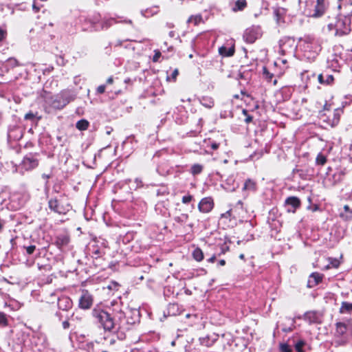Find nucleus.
I'll return each mask as SVG.
<instances>
[{"label": "nucleus", "mask_w": 352, "mask_h": 352, "mask_svg": "<svg viewBox=\"0 0 352 352\" xmlns=\"http://www.w3.org/2000/svg\"><path fill=\"white\" fill-rule=\"evenodd\" d=\"M43 98L48 106L55 109H63L74 100L72 94L67 90H63L56 95H52L51 93L45 91Z\"/></svg>", "instance_id": "1"}, {"label": "nucleus", "mask_w": 352, "mask_h": 352, "mask_svg": "<svg viewBox=\"0 0 352 352\" xmlns=\"http://www.w3.org/2000/svg\"><path fill=\"white\" fill-rule=\"evenodd\" d=\"M92 316L96 318L105 331L112 332L115 329L113 318L107 311L101 309H94Z\"/></svg>", "instance_id": "2"}, {"label": "nucleus", "mask_w": 352, "mask_h": 352, "mask_svg": "<svg viewBox=\"0 0 352 352\" xmlns=\"http://www.w3.org/2000/svg\"><path fill=\"white\" fill-rule=\"evenodd\" d=\"M351 334L349 325L344 322H337L335 324L333 336L337 346L346 345L349 342V337Z\"/></svg>", "instance_id": "3"}, {"label": "nucleus", "mask_w": 352, "mask_h": 352, "mask_svg": "<svg viewBox=\"0 0 352 352\" xmlns=\"http://www.w3.org/2000/svg\"><path fill=\"white\" fill-rule=\"evenodd\" d=\"M48 206L52 211L59 214H65L72 208L65 195H60L59 198L50 199L48 201Z\"/></svg>", "instance_id": "4"}, {"label": "nucleus", "mask_w": 352, "mask_h": 352, "mask_svg": "<svg viewBox=\"0 0 352 352\" xmlns=\"http://www.w3.org/2000/svg\"><path fill=\"white\" fill-rule=\"evenodd\" d=\"M329 31L335 30V36H344L348 35L351 31V20L344 17L338 19L335 23H329L327 26Z\"/></svg>", "instance_id": "5"}, {"label": "nucleus", "mask_w": 352, "mask_h": 352, "mask_svg": "<svg viewBox=\"0 0 352 352\" xmlns=\"http://www.w3.org/2000/svg\"><path fill=\"white\" fill-rule=\"evenodd\" d=\"M262 36L261 28L258 26H252L247 28L243 34V39L245 43L249 44L254 43L257 39Z\"/></svg>", "instance_id": "6"}, {"label": "nucleus", "mask_w": 352, "mask_h": 352, "mask_svg": "<svg viewBox=\"0 0 352 352\" xmlns=\"http://www.w3.org/2000/svg\"><path fill=\"white\" fill-rule=\"evenodd\" d=\"M94 303V297L87 289L82 290V294L79 298L78 307L82 309H89Z\"/></svg>", "instance_id": "7"}, {"label": "nucleus", "mask_w": 352, "mask_h": 352, "mask_svg": "<svg viewBox=\"0 0 352 352\" xmlns=\"http://www.w3.org/2000/svg\"><path fill=\"white\" fill-rule=\"evenodd\" d=\"M214 207V201L212 197L202 198L198 204L197 208L201 213H209Z\"/></svg>", "instance_id": "8"}, {"label": "nucleus", "mask_w": 352, "mask_h": 352, "mask_svg": "<svg viewBox=\"0 0 352 352\" xmlns=\"http://www.w3.org/2000/svg\"><path fill=\"white\" fill-rule=\"evenodd\" d=\"M39 165V160L35 155L30 154L23 157L21 166L27 171H30L37 168Z\"/></svg>", "instance_id": "9"}, {"label": "nucleus", "mask_w": 352, "mask_h": 352, "mask_svg": "<svg viewBox=\"0 0 352 352\" xmlns=\"http://www.w3.org/2000/svg\"><path fill=\"white\" fill-rule=\"evenodd\" d=\"M229 210L231 212V215H232L233 224H237V221H241V219L243 218L242 214L244 212L243 201L239 200Z\"/></svg>", "instance_id": "10"}, {"label": "nucleus", "mask_w": 352, "mask_h": 352, "mask_svg": "<svg viewBox=\"0 0 352 352\" xmlns=\"http://www.w3.org/2000/svg\"><path fill=\"white\" fill-rule=\"evenodd\" d=\"M284 205L288 212L295 213L297 209L301 206V201L297 197L290 196L285 199Z\"/></svg>", "instance_id": "11"}, {"label": "nucleus", "mask_w": 352, "mask_h": 352, "mask_svg": "<svg viewBox=\"0 0 352 352\" xmlns=\"http://www.w3.org/2000/svg\"><path fill=\"white\" fill-rule=\"evenodd\" d=\"M304 320L309 324H320L322 322V316L316 311H309L305 314Z\"/></svg>", "instance_id": "12"}, {"label": "nucleus", "mask_w": 352, "mask_h": 352, "mask_svg": "<svg viewBox=\"0 0 352 352\" xmlns=\"http://www.w3.org/2000/svg\"><path fill=\"white\" fill-rule=\"evenodd\" d=\"M318 80L322 85L331 86L334 84L335 78L333 74H329L327 71H324L318 75Z\"/></svg>", "instance_id": "13"}, {"label": "nucleus", "mask_w": 352, "mask_h": 352, "mask_svg": "<svg viewBox=\"0 0 352 352\" xmlns=\"http://www.w3.org/2000/svg\"><path fill=\"white\" fill-rule=\"evenodd\" d=\"M322 279L323 274L318 272H313L309 275L308 278L307 286L309 288L314 287L320 283H321Z\"/></svg>", "instance_id": "14"}, {"label": "nucleus", "mask_w": 352, "mask_h": 352, "mask_svg": "<svg viewBox=\"0 0 352 352\" xmlns=\"http://www.w3.org/2000/svg\"><path fill=\"white\" fill-rule=\"evenodd\" d=\"M70 242L69 235L67 234H60L56 236L55 245L56 246L62 250L64 247L67 246Z\"/></svg>", "instance_id": "15"}, {"label": "nucleus", "mask_w": 352, "mask_h": 352, "mask_svg": "<svg viewBox=\"0 0 352 352\" xmlns=\"http://www.w3.org/2000/svg\"><path fill=\"white\" fill-rule=\"evenodd\" d=\"M257 190V183L252 179H248L245 181L242 191L248 196L250 192H255Z\"/></svg>", "instance_id": "16"}, {"label": "nucleus", "mask_w": 352, "mask_h": 352, "mask_svg": "<svg viewBox=\"0 0 352 352\" xmlns=\"http://www.w3.org/2000/svg\"><path fill=\"white\" fill-rule=\"evenodd\" d=\"M58 306L60 309L66 311L72 307V301L69 297L63 296L58 299Z\"/></svg>", "instance_id": "17"}, {"label": "nucleus", "mask_w": 352, "mask_h": 352, "mask_svg": "<svg viewBox=\"0 0 352 352\" xmlns=\"http://www.w3.org/2000/svg\"><path fill=\"white\" fill-rule=\"evenodd\" d=\"M232 216V215H231V212L228 210L226 212L221 214L219 221L223 223H228V226L234 227L236 226V224H233Z\"/></svg>", "instance_id": "18"}, {"label": "nucleus", "mask_w": 352, "mask_h": 352, "mask_svg": "<svg viewBox=\"0 0 352 352\" xmlns=\"http://www.w3.org/2000/svg\"><path fill=\"white\" fill-rule=\"evenodd\" d=\"M325 5L324 4H316L314 13L311 14L312 17L318 18L322 16L325 12Z\"/></svg>", "instance_id": "19"}, {"label": "nucleus", "mask_w": 352, "mask_h": 352, "mask_svg": "<svg viewBox=\"0 0 352 352\" xmlns=\"http://www.w3.org/2000/svg\"><path fill=\"white\" fill-rule=\"evenodd\" d=\"M234 46H232L230 48H227L226 46H221L219 48V53L223 56H232L234 54Z\"/></svg>", "instance_id": "20"}, {"label": "nucleus", "mask_w": 352, "mask_h": 352, "mask_svg": "<svg viewBox=\"0 0 352 352\" xmlns=\"http://www.w3.org/2000/svg\"><path fill=\"white\" fill-rule=\"evenodd\" d=\"M248 6V3L246 0H236L234 3V6L232 8V10L234 12H237L239 11H243Z\"/></svg>", "instance_id": "21"}, {"label": "nucleus", "mask_w": 352, "mask_h": 352, "mask_svg": "<svg viewBox=\"0 0 352 352\" xmlns=\"http://www.w3.org/2000/svg\"><path fill=\"white\" fill-rule=\"evenodd\" d=\"M352 312V302L343 301L341 303V306L339 309V313L340 314H351Z\"/></svg>", "instance_id": "22"}, {"label": "nucleus", "mask_w": 352, "mask_h": 352, "mask_svg": "<svg viewBox=\"0 0 352 352\" xmlns=\"http://www.w3.org/2000/svg\"><path fill=\"white\" fill-rule=\"evenodd\" d=\"M344 212L340 214V217L344 221L352 220V210L350 209L348 205L344 206Z\"/></svg>", "instance_id": "23"}, {"label": "nucleus", "mask_w": 352, "mask_h": 352, "mask_svg": "<svg viewBox=\"0 0 352 352\" xmlns=\"http://www.w3.org/2000/svg\"><path fill=\"white\" fill-rule=\"evenodd\" d=\"M192 258L197 262H201L204 258V252L201 249L197 247L192 253Z\"/></svg>", "instance_id": "24"}, {"label": "nucleus", "mask_w": 352, "mask_h": 352, "mask_svg": "<svg viewBox=\"0 0 352 352\" xmlns=\"http://www.w3.org/2000/svg\"><path fill=\"white\" fill-rule=\"evenodd\" d=\"M200 102L203 106L208 109L213 107L214 105V102L212 98L207 96H203L201 98Z\"/></svg>", "instance_id": "25"}, {"label": "nucleus", "mask_w": 352, "mask_h": 352, "mask_svg": "<svg viewBox=\"0 0 352 352\" xmlns=\"http://www.w3.org/2000/svg\"><path fill=\"white\" fill-rule=\"evenodd\" d=\"M215 342V340H210L209 336L199 338L200 344L206 347L212 346Z\"/></svg>", "instance_id": "26"}, {"label": "nucleus", "mask_w": 352, "mask_h": 352, "mask_svg": "<svg viewBox=\"0 0 352 352\" xmlns=\"http://www.w3.org/2000/svg\"><path fill=\"white\" fill-rule=\"evenodd\" d=\"M89 122L85 119L78 120L76 124V127L79 131H85L89 128Z\"/></svg>", "instance_id": "27"}, {"label": "nucleus", "mask_w": 352, "mask_h": 352, "mask_svg": "<svg viewBox=\"0 0 352 352\" xmlns=\"http://www.w3.org/2000/svg\"><path fill=\"white\" fill-rule=\"evenodd\" d=\"M204 170V166L200 164H194L190 168V173L195 176L202 173Z\"/></svg>", "instance_id": "28"}, {"label": "nucleus", "mask_w": 352, "mask_h": 352, "mask_svg": "<svg viewBox=\"0 0 352 352\" xmlns=\"http://www.w3.org/2000/svg\"><path fill=\"white\" fill-rule=\"evenodd\" d=\"M38 113L37 111L34 113L33 111H30L29 112H28L27 113L25 114L24 119L25 120L34 121L35 120V118H36L37 120H39L41 119V116H38Z\"/></svg>", "instance_id": "29"}, {"label": "nucleus", "mask_w": 352, "mask_h": 352, "mask_svg": "<svg viewBox=\"0 0 352 352\" xmlns=\"http://www.w3.org/2000/svg\"><path fill=\"white\" fill-rule=\"evenodd\" d=\"M262 71L263 78L268 82H271L274 78V74L270 72L266 66L263 67Z\"/></svg>", "instance_id": "30"}, {"label": "nucleus", "mask_w": 352, "mask_h": 352, "mask_svg": "<svg viewBox=\"0 0 352 352\" xmlns=\"http://www.w3.org/2000/svg\"><path fill=\"white\" fill-rule=\"evenodd\" d=\"M9 325L8 316L3 311H0V327L4 328Z\"/></svg>", "instance_id": "31"}, {"label": "nucleus", "mask_w": 352, "mask_h": 352, "mask_svg": "<svg viewBox=\"0 0 352 352\" xmlns=\"http://www.w3.org/2000/svg\"><path fill=\"white\" fill-rule=\"evenodd\" d=\"M344 173L343 171H339L333 175V185H336L343 181Z\"/></svg>", "instance_id": "32"}, {"label": "nucleus", "mask_w": 352, "mask_h": 352, "mask_svg": "<svg viewBox=\"0 0 352 352\" xmlns=\"http://www.w3.org/2000/svg\"><path fill=\"white\" fill-rule=\"evenodd\" d=\"M327 161V157L322 153H319L316 158V164L319 166H324Z\"/></svg>", "instance_id": "33"}, {"label": "nucleus", "mask_w": 352, "mask_h": 352, "mask_svg": "<svg viewBox=\"0 0 352 352\" xmlns=\"http://www.w3.org/2000/svg\"><path fill=\"white\" fill-rule=\"evenodd\" d=\"M189 219V215L186 213H182L179 216L174 218L175 221L180 224L186 223Z\"/></svg>", "instance_id": "34"}, {"label": "nucleus", "mask_w": 352, "mask_h": 352, "mask_svg": "<svg viewBox=\"0 0 352 352\" xmlns=\"http://www.w3.org/2000/svg\"><path fill=\"white\" fill-rule=\"evenodd\" d=\"M306 345V342L303 340H298L294 345V348L296 352H305L304 346Z\"/></svg>", "instance_id": "35"}, {"label": "nucleus", "mask_w": 352, "mask_h": 352, "mask_svg": "<svg viewBox=\"0 0 352 352\" xmlns=\"http://www.w3.org/2000/svg\"><path fill=\"white\" fill-rule=\"evenodd\" d=\"M278 349L279 352H292V347L287 343H280Z\"/></svg>", "instance_id": "36"}, {"label": "nucleus", "mask_w": 352, "mask_h": 352, "mask_svg": "<svg viewBox=\"0 0 352 352\" xmlns=\"http://www.w3.org/2000/svg\"><path fill=\"white\" fill-rule=\"evenodd\" d=\"M92 254L94 256H95L94 258L96 260H97L98 258H101L104 255L105 253L101 252L98 246H96V247L94 246V250L92 251Z\"/></svg>", "instance_id": "37"}, {"label": "nucleus", "mask_w": 352, "mask_h": 352, "mask_svg": "<svg viewBox=\"0 0 352 352\" xmlns=\"http://www.w3.org/2000/svg\"><path fill=\"white\" fill-rule=\"evenodd\" d=\"M342 113V110H341L340 109H336L334 110L333 119V124H338L339 122Z\"/></svg>", "instance_id": "38"}, {"label": "nucleus", "mask_w": 352, "mask_h": 352, "mask_svg": "<svg viewBox=\"0 0 352 352\" xmlns=\"http://www.w3.org/2000/svg\"><path fill=\"white\" fill-rule=\"evenodd\" d=\"M242 113L245 116L244 121L246 124H249L252 122L253 117L248 113V111L247 109H243Z\"/></svg>", "instance_id": "39"}, {"label": "nucleus", "mask_w": 352, "mask_h": 352, "mask_svg": "<svg viewBox=\"0 0 352 352\" xmlns=\"http://www.w3.org/2000/svg\"><path fill=\"white\" fill-rule=\"evenodd\" d=\"M220 248H221V252H220L219 255L224 254L227 252L230 251V247L227 244L226 242H224L223 244H221Z\"/></svg>", "instance_id": "40"}, {"label": "nucleus", "mask_w": 352, "mask_h": 352, "mask_svg": "<svg viewBox=\"0 0 352 352\" xmlns=\"http://www.w3.org/2000/svg\"><path fill=\"white\" fill-rule=\"evenodd\" d=\"M192 200H193V196L190 194L183 196V197L182 199V201L184 204H188Z\"/></svg>", "instance_id": "41"}, {"label": "nucleus", "mask_w": 352, "mask_h": 352, "mask_svg": "<svg viewBox=\"0 0 352 352\" xmlns=\"http://www.w3.org/2000/svg\"><path fill=\"white\" fill-rule=\"evenodd\" d=\"M330 260V264L331 265V266L334 268H338L340 265V261L338 259V258H329Z\"/></svg>", "instance_id": "42"}, {"label": "nucleus", "mask_w": 352, "mask_h": 352, "mask_svg": "<svg viewBox=\"0 0 352 352\" xmlns=\"http://www.w3.org/2000/svg\"><path fill=\"white\" fill-rule=\"evenodd\" d=\"M24 248L26 250V253L28 255H31V254H32L34 252V251L36 250V245H29V246H27V247H24Z\"/></svg>", "instance_id": "43"}, {"label": "nucleus", "mask_w": 352, "mask_h": 352, "mask_svg": "<svg viewBox=\"0 0 352 352\" xmlns=\"http://www.w3.org/2000/svg\"><path fill=\"white\" fill-rule=\"evenodd\" d=\"M8 32L6 30L0 29V42L3 41L7 36Z\"/></svg>", "instance_id": "44"}, {"label": "nucleus", "mask_w": 352, "mask_h": 352, "mask_svg": "<svg viewBox=\"0 0 352 352\" xmlns=\"http://www.w3.org/2000/svg\"><path fill=\"white\" fill-rule=\"evenodd\" d=\"M106 86L104 85H101L97 87L96 91L99 94H102L105 92Z\"/></svg>", "instance_id": "45"}, {"label": "nucleus", "mask_w": 352, "mask_h": 352, "mask_svg": "<svg viewBox=\"0 0 352 352\" xmlns=\"http://www.w3.org/2000/svg\"><path fill=\"white\" fill-rule=\"evenodd\" d=\"M161 56V52L159 50H155V54L153 57V62H157Z\"/></svg>", "instance_id": "46"}, {"label": "nucleus", "mask_w": 352, "mask_h": 352, "mask_svg": "<svg viewBox=\"0 0 352 352\" xmlns=\"http://www.w3.org/2000/svg\"><path fill=\"white\" fill-rule=\"evenodd\" d=\"M178 74H179L178 69H174L170 76V78H172V80L173 81L176 80Z\"/></svg>", "instance_id": "47"}, {"label": "nucleus", "mask_w": 352, "mask_h": 352, "mask_svg": "<svg viewBox=\"0 0 352 352\" xmlns=\"http://www.w3.org/2000/svg\"><path fill=\"white\" fill-rule=\"evenodd\" d=\"M62 326L64 329H68L71 326V324L69 322V320H66L63 321L62 322Z\"/></svg>", "instance_id": "48"}, {"label": "nucleus", "mask_w": 352, "mask_h": 352, "mask_svg": "<svg viewBox=\"0 0 352 352\" xmlns=\"http://www.w3.org/2000/svg\"><path fill=\"white\" fill-rule=\"evenodd\" d=\"M220 146V144L219 143H217V142H212L211 144H210V147L212 150H217L219 148Z\"/></svg>", "instance_id": "49"}, {"label": "nucleus", "mask_w": 352, "mask_h": 352, "mask_svg": "<svg viewBox=\"0 0 352 352\" xmlns=\"http://www.w3.org/2000/svg\"><path fill=\"white\" fill-rule=\"evenodd\" d=\"M41 177L43 179H46L47 181L50 178H51L52 175L50 174L43 173L42 174Z\"/></svg>", "instance_id": "50"}, {"label": "nucleus", "mask_w": 352, "mask_h": 352, "mask_svg": "<svg viewBox=\"0 0 352 352\" xmlns=\"http://www.w3.org/2000/svg\"><path fill=\"white\" fill-rule=\"evenodd\" d=\"M216 260V256L214 254L210 258L208 259V263H214Z\"/></svg>", "instance_id": "51"}, {"label": "nucleus", "mask_w": 352, "mask_h": 352, "mask_svg": "<svg viewBox=\"0 0 352 352\" xmlns=\"http://www.w3.org/2000/svg\"><path fill=\"white\" fill-rule=\"evenodd\" d=\"M4 227V221L0 218V233L3 231Z\"/></svg>", "instance_id": "52"}, {"label": "nucleus", "mask_w": 352, "mask_h": 352, "mask_svg": "<svg viewBox=\"0 0 352 352\" xmlns=\"http://www.w3.org/2000/svg\"><path fill=\"white\" fill-rule=\"evenodd\" d=\"M274 14L276 15V19L277 21L279 20V16H280V13H279V10L278 9H276L274 11Z\"/></svg>", "instance_id": "53"}, {"label": "nucleus", "mask_w": 352, "mask_h": 352, "mask_svg": "<svg viewBox=\"0 0 352 352\" xmlns=\"http://www.w3.org/2000/svg\"><path fill=\"white\" fill-rule=\"evenodd\" d=\"M32 8L34 10L35 12H38L40 10V8L37 7L35 3L32 5Z\"/></svg>", "instance_id": "54"}, {"label": "nucleus", "mask_w": 352, "mask_h": 352, "mask_svg": "<svg viewBox=\"0 0 352 352\" xmlns=\"http://www.w3.org/2000/svg\"><path fill=\"white\" fill-rule=\"evenodd\" d=\"M113 82V77H109L107 80V84H112Z\"/></svg>", "instance_id": "55"}, {"label": "nucleus", "mask_w": 352, "mask_h": 352, "mask_svg": "<svg viewBox=\"0 0 352 352\" xmlns=\"http://www.w3.org/2000/svg\"><path fill=\"white\" fill-rule=\"evenodd\" d=\"M219 265L221 266H224L226 265V261L223 259H221L219 261Z\"/></svg>", "instance_id": "56"}, {"label": "nucleus", "mask_w": 352, "mask_h": 352, "mask_svg": "<svg viewBox=\"0 0 352 352\" xmlns=\"http://www.w3.org/2000/svg\"><path fill=\"white\" fill-rule=\"evenodd\" d=\"M10 61H13V63L15 64V65L18 66L19 65V63H18V60L15 58H10Z\"/></svg>", "instance_id": "57"}, {"label": "nucleus", "mask_w": 352, "mask_h": 352, "mask_svg": "<svg viewBox=\"0 0 352 352\" xmlns=\"http://www.w3.org/2000/svg\"><path fill=\"white\" fill-rule=\"evenodd\" d=\"M316 4H324V0H316Z\"/></svg>", "instance_id": "58"}, {"label": "nucleus", "mask_w": 352, "mask_h": 352, "mask_svg": "<svg viewBox=\"0 0 352 352\" xmlns=\"http://www.w3.org/2000/svg\"><path fill=\"white\" fill-rule=\"evenodd\" d=\"M148 10H145V12L144 13V15L145 16H148Z\"/></svg>", "instance_id": "59"}, {"label": "nucleus", "mask_w": 352, "mask_h": 352, "mask_svg": "<svg viewBox=\"0 0 352 352\" xmlns=\"http://www.w3.org/2000/svg\"><path fill=\"white\" fill-rule=\"evenodd\" d=\"M244 257H245V256H244V254H240V256H239V258H240L241 259H244Z\"/></svg>", "instance_id": "60"}, {"label": "nucleus", "mask_w": 352, "mask_h": 352, "mask_svg": "<svg viewBox=\"0 0 352 352\" xmlns=\"http://www.w3.org/2000/svg\"><path fill=\"white\" fill-rule=\"evenodd\" d=\"M277 82H278L277 80H276V79H275V80H274V81H273V84H274V85H276L277 84Z\"/></svg>", "instance_id": "61"}, {"label": "nucleus", "mask_w": 352, "mask_h": 352, "mask_svg": "<svg viewBox=\"0 0 352 352\" xmlns=\"http://www.w3.org/2000/svg\"><path fill=\"white\" fill-rule=\"evenodd\" d=\"M318 209V206H315L314 207V211L317 210Z\"/></svg>", "instance_id": "62"}, {"label": "nucleus", "mask_w": 352, "mask_h": 352, "mask_svg": "<svg viewBox=\"0 0 352 352\" xmlns=\"http://www.w3.org/2000/svg\"><path fill=\"white\" fill-rule=\"evenodd\" d=\"M76 318L77 320H81V319H82L81 318H78V317H76Z\"/></svg>", "instance_id": "63"}, {"label": "nucleus", "mask_w": 352, "mask_h": 352, "mask_svg": "<svg viewBox=\"0 0 352 352\" xmlns=\"http://www.w3.org/2000/svg\"><path fill=\"white\" fill-rule=\"evenodd\" d=\"M223 162H224V163H227V162H228V160H225L223 161Z\"/></svg>", "instance_id": "64"}]
</instances>
